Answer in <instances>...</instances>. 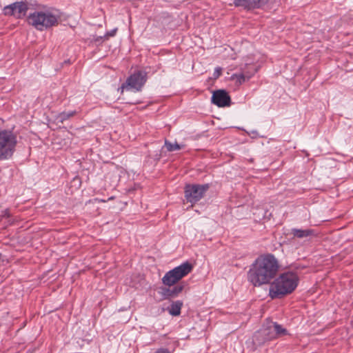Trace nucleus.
<instances>
[{
	"mask_svg": "<svg viewBox=\"0 0 353 353\" xmlns=\"http://www.w3.org/2000/svg\"><path fill=\"white\" fill-rule=\"evenodd\" d=\"M193 269L192 265L186 261L180 265L168 271L162 278V283L165 285L171 287L182 278L188 275Z\"/></svg>",
	"mask_w": 353,
	"mask_h": 353,
	"instance_id": "nucleus-5",
	"label": "nucleus"
},
{
	"mask_svg": "<svg viewBox=\"0 0 353 353\" xmlns=\"http://www.w3.org/2000/svg\"><path fill=\"white\" fill-rule=\"evenodd\" d=\"M28 23L39 30L54 26L58 23V17L50 11L34 12L28 17Z\"/></svg>",
	"mask_w": 353,
	"mask_h": 353,
	"instance_id": "nucleus-4",
	"label": "nucleus"
},
{
	"mask_svg": "<svg viewBox=\"0 0 353 353\" xmlns=\"http://www.w3.org/2000/svg\"><path fill=\"white\" fill-rule=\"evenodd\" d=\"M155 353H170V351L165 348L159 349Z\"/></svg>",
	"mask_w": 353,
	"mask_h": 353,
	"instance_id": "nucleus-23",
	"label": "nucleus"
},
{
	"mask_svg": "<svg viewBox=\"0 0 353 353\" xmlns=\"http://www.w3.org/2000/svg\"><path fill=\"white\" fill-rule=\"evenodd\" d=\"M212 102L218 107H225L230 105L231 99L225 90H218L213 92Z\"/></svg>",
	"mask_w": 353,
	"mask_h": 353,
	"instance_id": "nucleus-9",
	"label": "nucleus"
},
{
	"mask_svg": "<svg viewBox=\"0 0 353 353\" xmlns=\"http://www.w3.org/2000/svg\"><path fill=\"white\" fill-rule=\"evenodd\" d=\"M76 113H77L76 111L63 112L57 116V120H58V121L63 123L65 120L74 116L76 114Z\"/></svg>",
	"mask_w": 353,
	"mask_h": 353,
	"instance_id": "nucleus-17",
	"label": "nucleus"
},
{
	"mask_svg": "<svg viewBox=\"0 0 353 353\" xmlns=\"http://www.w3.org/2000/svg\"><path fill=\"white\" fill-rule=\"evenodd\" d=\"M183 290V285H176L171 288L172 297L177 296Z\"/></svg>",
	"mask_w": 353,
	"mask_h": 353,
	"instance_id": "nucleus-20",
	"label": "nucleus"
},
{
	"mask_svg": "<svg viewBox=\"0 0 353 353\" xmlns=\"http://www.w3.org/2000/svg\"><path fill=\"white\" fill-rule=\"evenodd\" d=\"M221 70H221V68H216L215 69V71H214V74H213L214 77V78H218L221 75Z\"/></svg>",
	"mask_w": 353,
	"mask_h": 353,
	"instance_id": "nucleus-22",
	"label": "nucleus"
},
{
	"mask_svg": "<svg viewBox=\"0 0 353 353\" xmlns=\"http://www.w3.org/2000/svg\"><path fill=\"white\" fill-rule=\"evenodd\" d=\"M313 233H314L313 230H310V229H305V230L296 229V228L292 229V234L294 235V236L299 238V239L309 236L313 234Z\"/></svg>",
	"mask_w": 353,
	"mask_h": 353,
	"instance_id": "nucleus-14",
	"label": "nucleus"
},
{
	"mask_svg": "<svg viewBox=\"0 0 353 353\" xmlns=\"http://www.w3.org/2000/svg\"><path fill=\"white\" fill-rule=\"evenodd\" d=\"M17 144V136L10 130H0V161L11 159Z\"/></svg>",
	"mask_w": 353,
	"mask_h": 353,
	"instance_id": "nucleus-3",
	"label": "nucleus"
},
{
	"mask_svg": "<svg viewBox=\"0 0 353 353\" xmlns=\"http://www.w3.org/2000/svg\"><path fill=\"white\" fill-rule=\"evenodd\" d=\"M28 6V4L23 1L15 2L3 8V13L5 15H13L15 17L20 19L26 14Z\"/></svg>",
	"mask_w": 353,
	"mask_h": 353,
	"instance_id": "nucleus-8",
	"label": "nucleus"
},
{
	"mask_svg": "<svg viewBox=\"0 0 353 353\" xmlns=\"http://www.w3.org/2000/svg\"><path fill=\"white\" fill-rule=\"evenodd\" d=\"M161 294L163 299H168L170 297H172L171 288H161Z\"/></svg>",
	"mask_w": 353,
	"mask_h": 353,
	"instance_id": "nucleus-19",
	"label": "nucleus"
},
{
	"mask_svg": "<svg viewBox=\"0 0 353 353\" xmlns=\"http://www.w3.org/2000/svg\"><path fill=\"white\" fill-rule=\"evenodd\" d=\"M183 305V303L181 301H176L172 302L170 307L168 309L170 314L176 316L181 314V310Z\"/></svg>",
	"mask_w": 353,
	"mask_h": 353,
	"instance_id": "nucleus-13",
	"label": "nucleus"
},
{
	"mask_svg": "<svg viewBox=\"0 0 353 353\" xmlns=\"http://www.w3.org/2000/svg\"><path fill=\"white\" fill-rule=\"evenodd\" d=\"M299 279L292 272H285L272 281L270 286V296L272 299L292 293L298 285Z\"/></svg>",
	"mask_w": 353,
	"mask_h": 353,
	"instance_id": "nucleus-2",
	"label": "nucleus"
},
{
	"mask_svg": "<svg viewBox=\"0 0 353 353\" xmlns=\"http://www.w3.org/2000/svg\"><path fill=\"white\" fill-rule=\"evenodd\" d=\"M279 270V261L273 254H262L251 265L248 272V279L255 287L271 284Z\"/></svg>",
	"mask_w": 353,
	"mask_h": 353,
	"instance_id": "nucleus-1",
	"label": "nucleus"
},
{
	"mask_svg": "<svg viewBox=\"0 0 353 353\" xmlns=\"http://www.w3.org/2000/svg\"><path fill=\"white\" fill-rule=\"evenodd\" d=\"M252 70H243L239 74H234L232 76V79H236L237 82H239L240 84L249 80L254 74L256 72V68H253V66H251Z\"/></svg>",
	"mask_w": 353,
	"mask_h": 353,
	"instance_id": "nucleus-11",
	"label": "nucleus"
},
{
	"mask_svg": "<svg viewBox=\"0 0 353 353\" xmlns=\"http://www.w3.org/2000/svg\"><path fill=\"white\" fill-rule=\"evenodd\" d=\"M208 189V184H188L185 187V198L188 202L196 203L203 197Z\"/></svg>",
	"mask_w": 353,
	"mask_h": 353,
	"instance_id": "nucleus-7",
	"label": "nucleus"
},
{
	"mask_svg": "<svg viewBox=\"0 0 353 353\" xmlns=\"http://www.w3.org/2000/svg\"><path fill=\"white\" fill-rule=\"evenodd\" d=\"M274 330L275 328H273L272 321H268L261 328L260 334H262L267 341H270L276 339Z\"/></svg>",
	"mask_w": 353,
	"mask_h": 353,
	"instance_id": "nucleus-12",
	"label": "nucleus"
},
{
	"mask_svg": "<svg viewBox=\"0 0 353 353\" xmlns=\"http://www.w3.org/2000/svg\"><path fill=\"white\" fill-rule=\"evenodd\" d=\"M117 31V28H114L109 32H107V33L105 34V37L106 39H108L110 37H114L116 34V32Z\"/></svg>",
	"mask_w": 353,
	"mask_h": 353,
	"instance_id": "nucleus-21",
	"label": "nucleus"
},
{
	"mask_svg": "<svg viewBox=\"0 0 353 353\" xmlns=\"http://www.w3.org/2000/svg\"><path fill=\"white\" fill-rule=\"evenodd\" d=\"M165 146L167 148V150L169 152L179 150L181 148V145L177 143H172L166 140L165 141Z\"/></svg>",
	"mask_w": 353,
	"mask_h": 353,
	"instance_id": "nucleus-18",
	"label": "nucleus"
},
{
	"mask_svg": "<svg viewBox=\"0 0 353 353\" xmlns=\"http://www.w3.org/2000/svg\"><path fill=\"white\" fill-rule=\"evenodd\" d=\"M147 79V72L142 70H135L121 85V92L125 89L127 90H133L137 92L140 91L145 83Z\"/></svg>",
	"mask_w": 353,
	"mask_h": 353,
	"instance_id": "nucleus-6",
	"label": "nucleus"
},
{
	"mask_svg": "<svg viewBox=\"0 0 353 353\" xmlns=\"http://www.w3.org/2000/svg\"><path fill=\"white\" fill-rule=\"evenodd\" d=\"M272 326H273V328H275V330L274 332L276 338H277L278 336L286 335L288 334V331L286 330V329L283 328L281 325H280L277 323L272 322Z\"/></svg>",
	"mask_w": 353,
	"mask_h": 353,
	"instance_id": "nucleus-15",
	"label": "nucleus"
},
{
	"mask_svg": "<svg viewBox=\"0 0 353 353\" xmlns=\"http://www.w3.org/2000/svg\"><path fill=\"white\" fill-rule=\"evenodd\" d=\"M260 334L261 329L259 331H257L253 336L252 341L256 345H261L266 341H268L267 339H264V336Z\"/></svg>",
	"mask_w": 353,
	"mask_h": 353,
	"instance_id": "nucleus-16",
	"label": "nucleus"
},
{
	"mask_svg": "<svg viewBox=\"0 0 353 353\" xmlns=\"http://www.w3.org/2000/svg\"><path fill=\"white\" fill-rule=\"evenodd\" d=\"M267 1L268 0H234V4L236 7L251 10L260 8L266 3Z\"/></svg>",
	"mask_w": 353,
	"mask_h": 353,
	"instance_id": "nucleus-10",
	"label": "nucleus"
}]
</instances>
